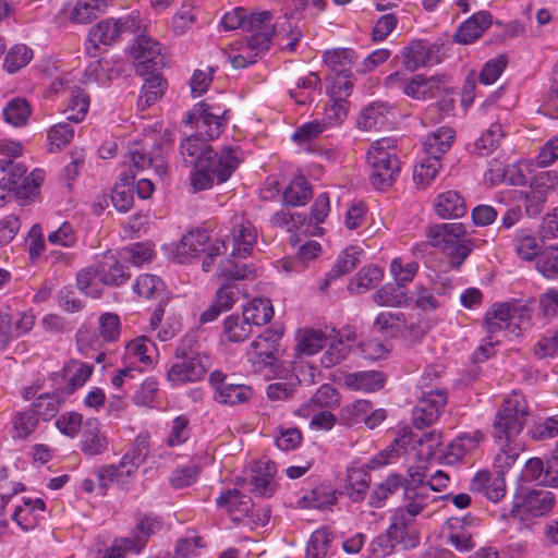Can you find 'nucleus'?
Returning <instances> with one entry per match:
<instances>
[{
	"label": "nucleus",
	"mask_w": 558,
	"mask_h": 558,
	"mask_svg": "<svg viewBox=\"0 0 558 558\" xmlns=\"http://www.w3.org/2000/svg\"><path fill=\"white\" fill-rule=\"evenodd\" d=\"M256 230L251 225H241L232 232V255L245 257L251 253L256 241Z\"/></svg>",
	"instance_id": "obj_44"
},
{
	"label": "nucleus",
	"mask_w": 558,
	"mask_h": 558,
	"mask_svg": "<svg viewBox=\"0 0 558 558\" xmlns=\"http://www.w3.org/2000/svg\"><path fill=\"white\" fill-rule=\"evenodd\" d=\"M522 477L524 481H537L545 486H558V471H554L550 465L544 468L539 458H532L525 462Z\"/></svg>",
	"instance_id": "obj_34"
},
{
	"label": "nucleus",
	"mask_w": 558,
	"mask_h": 558,
	"mask_svg": "<svg viewBox=\"0 0 558 558\" xmlns=\"http://www.w3.org/2000/svg\"><path fill=\"white\" fill-rule=\"evenodd\" d=\"M403 485L402 477L398 474L389 475L384 482L377 485L369 499V505L375 508L381 507L383 502L395 494Z\"/></svg>",
	"instance_id": "obj_53"
},
{
	"label": "nucleus",
	"mask_w": 558,
	"mask_h": 558,
	"mask_svg": "<svg viewBox=\"0 0 558 558\" xmlns=\"http://www.w3.org/2000/svg\"><path fill=\"white\" fill-rule=\"evenodd\" d=\"M362 250L357 246H349L344 248L338 256V259L330 270V279H336L341 276H347L353 270L359 262V255Z\"/></svg>",
	"instance_id": "obj_47"
},
{
	"label": "nucleus",
	"mask_w": 558,
	"mask_h": 558,
	"mask_svg": "<svg viewBox=\"0 0 558 558\" xmlns=\"http://www.w3.org/2000/svg\"><path fill=\"white\" fill-rule=\"evenodd\" d=\"M108 449V441L97 418H87L83 425L81 450L86 456H97Z\"/></svg>",
	"instance_id": "obj_22"
},
{
	"label": "nucleus",
	"mask_w": 558,
	"mask_h": 558,
	"mask_svg": "<svg viewBox=\"0 0 558 558\" xmlns=\"http://www.w3.org/2000/svg\"><path fill=\"white\" fill-rule=\"evenodd\" d=\"M60 399L54 393H43L33 403V410H31L35 416L43 418L44 421H50L53 418L59 411Z\"/></svg>",
	"instance_id": "obj_57"
},
{
	"label": "nucleus",
	"mask_w": 558,
	"mask_h": 558,
	"mask_svg": "<svg viewBox=\"0 0 558 558\" xmlns=\"http://www.w3.org/2000/svg\"><path fill=\"white\" fill-rule=\"evenodd\" d=\"M492 15L486 11L473 14L458 28L454 34V40L459 44H471L489 27Z\"/></svg>",
	"instance_id": "obj_28"
},
{
	"label": "nucleus",
	"mask_w": 558,
	"mask_h": 558,
	"mask_svg": "<svg viewBox=\"0 0 558 558\" xmlns=\"http://www.w3.org/2000/svg\"><path fill=\"white\" fill-rule=\"evenodd\" d=\"M385 378L380 372H357L348 374L344 377V384L353 390L373 392L380 389Z\"/></svg>",
	"instance_id": "obj_37"
},
{
	"label": "nucleus",
	"mask_w": 558,
	"mask_h": 558,
	"mask_svg": "<svg viewBox=\"0 0 558 558\" xmlns=\"http://www.w3.org/2000/svg\"><path fill=\"white\" fill-rule=\"evenodd\" d=\"M456 132L449 126H440L424 141L427 156L439 159L452 145Z\"/></svg>",
	"instance_id": "obj_33"
},
{
	"label": "nucleus",
	"mask_w": 558,
	"mask_h": 558,
	"mask_svg": "<svg viewBox=\"0 0 558 558\" xmlns=\"http://www.w3.org/2000/svg\"><path fill=\"white\" fill-rule=\"evenodd\" d=\"M413 298L405 281H388L373 294V300L379 306H403Z\"/></svg>",
	"instance_id": "obj_21"
},
{
	"label": "nucleus",
	"mask_w": 558,
	"mask_h": 558,
	"mask_svg": "<svg viewBox=\"0 0 558 558\" xmlns=\"http://www.w3.org/2000/svg\"><path fill=\"white\" fill-rule=\"evenodd\" d=\"M131 53L137 61L136 72L140 76L160 71L166 64L161 45L149 36H138L131 47Z\"/></svg>",
	"instance_id": "obj_8"
},
{
	"label": "nucleus",
	"mask_w": 558,
	"mask_h": 558,
	"mask_svg": "<svg viewBox=\"0 0 558 558\" xmlns=\"http://www.w3.org/2000/svg\"><path fill=\"white\" fill-rule=\"evenodd\" d=\"M407 473L408 477H402L405 504L397 511L403 513L407 518L415 519L435 498L429 494L426 481L427 474L423 466H410Z\"/></svg>",
	"instance_id": "obj_4"
},
{
	"label": "nucleus",
	"mask_w": 558,
	"mask_h": 558,
	"mask_svg": "<svg viewBox=\"0 0 558 558\" xmlns=\"http://www.w3.org/2000/svg\"><path fill=\"white\" fill-rule=\"evenodd\" d=\"M219 508L227 511L232 520H239L251 511L253 504L251 498L238 489H229L222 493L216 500Z\"/></svg>",
	"instance_id": "obj_29"
},
{
	"label": "nucleus",
	"mask_w": 558,
	"mask_h": 558,
	"mask_svg": "<svg viewBox=\"0 0 558 558\" xmlns=\"http://www.w3.org/2000/svg\"><path fill=\"white\" fill-rule=\"evenodd\" d=\"M276 473L275 464L271 462H257L251 476L252 492L264 497H270L276 483L274 476Z\"/></svg>",
	"instance_id": "obj_30"
},
{
	"label": "nucleus",
	"mask_w": 558,
	"mask_h": 558,
	"mask_svg": "<svg viewBox=\"0 0 558 558\" xmlns=\"http://www.w3.org/2000/svg\"><path fill=\"white\" fill-rule=\"evenodd\" d=\"M227 113L228 110L221 111L202 101L195 105L192 111L187 112L184 123L192 124L196 122L199 135H202L204 131L207 140H214L221 134L227 124Z\"/></svg>",
	"instance_id": "obj_9"
},
{
	"label": "nucleus",
	"mask_w": 558,
	"mask_h": 558,
	"mask_svg": "<svg viewBox=\"0 0 558 558\" xmlns=\"http://www.w3.org/2000/svg\"><path fill=\"white\" fill-rule=\"evenodd\" d=\"M474 492L483 493L489 500L497 502L506 494V483L502 475H493L482 471L476 473L471 482Z\"/></svg>",
	"instance_id": "obj_27"
},
{
	"label": "nucleus",
	"mask_w": 558,
	"mask_h": 558,
	"mask_svg": "<svg viewBox=\"0 0 558 558\" xmlns=\"http://www.w3.org/2000/svg\"><path fill=\"white\" fill-rule=\"evenodd\" d=\"M106 7V0H77L71 11L70 20L77 24H87L96 20Z\"/></svg>",
	"instance_id": "obj_43"
},
{
	"label": "nucleus",
	"mask_w": 558,
	"mask_h": 558,
	"mask_svg": "<svg viewBox=\"0 0 558 558\" xmlns=\"http://www.w3.org/2000/svg\"><path fill=\"white\" fill-rule=\"evenodd\" d=\"M33 53L24 45H16L10 49L3 61V68L9 73H15L32 60Z\"/></svg>",
	"instance_id": "obj_63"
},
{
	"label": "nucleus",
	"mask_w": 558,
	"mask_h": 558,
	"mask_svg": "<svg viewBox=\"0 0 558 558\" xmlns=\"http://www.w3.org/2000/svg\"><path fill=\"white\" fill-rule=\"evenodd\" d=\"M332 541V534L320 529L315 531L307 544L305 558H325Z\"/></svg>",
	"instance_id": "obj_55"
},
{
	"label": "nucleus",
	"mask_w": 558,
	"mask_h": 558,
	"mask_svg": "<svg viewBox=\"0 0 558 558\" xmlns=\"http://www.w3.org/2000/svg\"><path fill=\"white\" fill-rule=\"evenodd\" d=\"M247 298V293L235 281L225 282L216 292L214 301L225 312L231 310L241 299Z\"/></svg>",
	"instance_id": "obj_46"
},
{
	"label": "nucleus",
	"mask_w": 558,
	"mask_h": 558,
	"mask_svg": "<svg viewBox=\"0 0 558 558\" xmlns=\"http://www.w3.org/2000/svg\"><path fill=\"white\" fill-rule=\"evenodd\" d=\"M440 167L439 159L428 156L426 160L414 169L413 180L415 184L421 189L427 187L435 179Z\"/></svg>",
	"instance_id": "obj_62"
},
{
	"label": "nucleus",
	"mask_w": 558,
	"mask_h": 558,
	"mask_svg": "<svg viewBox=\"0 0 558 558\" xmlns=\"http://www.w3.org/2000/svg\"><path fill=\"white\" fill-rule=\"evenodd\" d=\"M438 47L425 40L415 39L403 48V64L407 70L413 72L422 66L433 65L440 62Z\"/></svg>",
	"instance_id": "obj_16"
},
{
	"label": "nucleus",
	"mask_w": 558,
	"mask_h": 558,
	"mask_svg": "<svg viewBox=\"0 0 558 558\" xmlns=\"http://www.w3.org/2000/svg\"><path fill=\"white\" fill-rule=\"evenodd\" d=\"M206 232H190L184 235L177 246L175 258L180 264L187 263L190 258L195 257L201 251V246L207 241Z\"/></svg>",
	"instance_id": "obj_42"
},
{
	"label": "nucleus",
	"mask_w": 558,
	"mask_h": 558,
	"mask_svg": "<svg viewBox=\"0 0 558 558\" xmlns=\"http://www.w3.org/2000/svg\"><path fill=\"white\" fill-rule=\"evenodd\" d=\"M483 439L484 435L480 430L464 434L448 446V456L459 460L464 454L474 450Z\"/></svg>",
	"instance_id": "obj_54"
},
{
	"label": "nucleus",
	"mask_w": 558,
	"mask_h": 558,
	"mask_svg": "<svg viewBox=\"0 0 558 558\" xmlns=\"http://www.w3.org/2000/svg\"><path fill=\"white\" fill-rule=\"evenodd\" d=\"M243 317L252 325L262 326L270 322L274 308L268 299H254L243 307Z\"/></svg>",
	"instance_id": "obj_39"
},
{
	"label": "nucleus",
	"mask_w": 558,
	"mask_h": 558,
	"mask_svg": "<svg viewBox=\"0 0 558 558\" xmlns=\"http://www.w3.org/2000/svg\"><path fill=\"white\" fill-rule=\"evenodd\" d=\"M504 137L502 128L498 123H494L490 128L475 142V149L481 156H488L499 145Z\"/></svg>",
	"instance_id": "obj_61"
},
{
	"label": "nucleus",
	"mask_w": 558,
	"mask_h": 558,
	"mask_svg": "<svg viewBox=\"0 0 558 558\" xmlns=\"http://www.w3.org/2000/svg\"><path fill=\"white\" fill-rule=\"evenodd\" d=\"M38 418L31 411L16 412L12 418L13 438L25 439L37 427Z\"/></svg>",
	"instance_id": "obj_59"
},
{
	"label": "nucleus",
	"mask_w": 558,
	"mask_h": 558,
	"mask_svg": "<svg viewBox=\"0 0 558 558\" xmlns=\"http://www.w3.org/2000/svg\"><path fill=\"white\" fill-rule=\"evenodd\" d=\"M283 204L302 206L312 198V187L303 175L296 177L282 193Z\"/></svg>",
	"instance_id": "obj_38"
},
{
	"label": "nucleus",
	"mask_w": 558,
	"mask_h": 558,
	"mask_svg": "<svg viewBox=\"0 0 558 558\" xmlns=\"http://www.w3.org/2000/svg\"><path fill=\"white\" fill-rule=\"evenodd\" d=\"M405 320L400 313L383 312L374 320L373 329L385 336H396L404 326Z\"/></svg>",
	"instance_id": "obj_50"
},
{
	"label": "nucleus",
	"mask_w": 558,
	"mask_h": 558,
	"mask_svg": "<svg viewBox=\"0 0 558 558\" xmlns=\"http://www.w3.org/2000/svg\"><path fill=\"white\" fill-rule=\"evenodd\" d=\"M143 77L145 78V83L137 99V107L141 110H145L159 100L167 86L166 81L161 77L160 71H154V73H148L147 76Z\"/></svg>",
	"instance_id": "obj_32"
},
{
	"label": "nucleus",
	"mask_w": 558,
	"mask_h": 558,
	"mask_svg": "<svg viewBox=\"0 0 558 558\" xmlns=\"http://www.w3.org/2000/svg\"><path fill=\"white\" fill-rule=\"evenodd\" d=\"M209 384L214 389V400L220 404L230 407L242 404L253 396L250 386L229 381L228 376L220 371L210 373Z\"/></svg>",
	"instance_id": "obj_11"
},
{
	"label": "nucleus",
	"mask_w": 558,
	"mask_h": 558,
	"mask_svg": "<svg viewBox=\"0 0 558 558\" xmlns=\"http://www.w3.org/2000/svg\"><path fill=\"white\" fill-rule=\"evenodd\" d=\"M282 329H266L252 343V354L255 362L270 366L279 351Z\"/></svg>",
	"instance_id": "obj_20"
},
{
	"label": "nucleus",
	"mask_w": 558,
	"mask_h": 558,
	"mask_svg": "<svg viewBox=\"0 0 558 558\" xmlns=\"http://www.w3.org/2000/svg\"><path fill=\"white\" fill-rule=\"evenodd\" d=\"M136 27L135 17L129 15L123 19H106L90 27L88 43L96 50L100 45L110 46L114 44L125 32H133Z\"/></svg>",
	"instance_id": "obj_12"
},
{
	"label": "nucleus",
	"mask_w": 558,
	"mask_h": 558,
	"mask_svg": "<svg viewBox=\"0 0 558 558\" xmlns=\"http://www.w3.org/2000/svg\"><path fill=\"white\" fill-rule=\"evenodd\" d=\"M272 17L270 11L252 13L250 17H246L244 32L251 35L244 41L245 48L252 51L251 61L254 56H259L268 50L275 34V26L271 24Z\"/></svg>",
	"instance_id": "obj_7"
},
{
	"label": "nucleus",
	"mask_w": 558,
	"mask_h": 558,
	"mask_svg": "<svg viewBox=\"0 0 558 558\" xmlns=\"http://www.w3.org/2000/svg\"><path fill=\"white\" fill-rule=\"evenodd\" d=\"M555 504V496L549 490H532L530 492L523 502L526 512L534 517H541L549 512Z\"/></svg>",
	"instance_id": "obj_40"
},
{
	"label": "nucleus",
	"mask_w": 558,
	"mask_h": 558,
	"mask_svg": "<svg viewBox=\"0 0 558 558\" xmlns=\"http://www.w3.org/2000/svg\"><path fill=\"white\" fill-rule=\"evenodd\" d=\"M207 141L204 132L202 135L197 132L181 144L184 161L194 167L191 181L195 191L210 189L215 180L218 183L226 182L239 166L233 148L227 147L218 155Z\"/></svg>",
	"instance_id": "obj_1"
},
{
	"label": "nucleus",
	"mask_w": 558,
	"mask_h": 558,
	"mask_svg": "<svg viewBox=\"0 0 558 558\" xmlns=\"http://www.w3.org/2000/svg\"><path fill=\"white\" fill-rule=\"evenodd\" d=\"M324 348H326V351L322 356V364L326 368L333 367L342 362L350 352L349 345L342 343V337L338 332L337 338L327 341Z\"/></svg>",
	"instance_id": "obj_52"
},
{
	"label": "nucleus",
	"mask_w": 558,
	"mask_h": 558,
	"mask_svg": "<svg viewBox=\"0 0 558 558\" xmlns=\"http://www.w3.org/2000/svg\"><path fill=\"white\" fill-rule=\"evenodd\" d=\"M414 519L407 518L403 513L395 512L386 533L375 537L371 544V551L375 558L389 556L398 544H403L405 549L414 548L418 544V537L412 535L405 537L407 527Z\"/></svg>",
	"instance_id": "obj_5"
},
{
	"label": "nucleus",
	"mask_w": 558,
	"mask_h": 558,
	"mask_svg": "<svg viewBox=\"0 0 558 558\" xmlns=\"http://www.w3.org/2000/svg\"><path fill=\"white\" fill-rule=\"evenodd\" d=\"M35 325V315L32 312L19 314L13 320L9 314L0 313V349H5L13 340L28 333Z\"/></svg>",
	"instance_id": "obj_19"
},
{
	"label": "nucleus",
	"mask_w": 558,
	"mask_h": 558,
	"mask_svg": "<svg viewBox=\"0 0 558 558\" xmlns=\"http://www.w3.org/2000/svg\"><path fill=\"white\" fill-rule=\"evenodd\" d=\"M4 120L13 126L25 125L31 116V106L23 98H14L3 109Z\"/></svg>",
	"instance_id": "obj_48"
},
{
	"label": "nucleus",
	"mask_w": 558,
	"mask_h": 558,
	"mask_svg": "<svg viewBox=\"0 0 558 558\" xmlns=\"http://www.w3.org/2000/svg\"><path fill=\"white\" fill-rule=\"evenodd\" d=\"M74 130L68 123H58L48 131L49 150L54 153L66 146L73 138Z\"/></svg>",
	"instance_id": "obj_64"
},
{
	"label": "nucleus",
	"mask_w": 558,
	"mask_h": 558,
	"mask_svg": "<svg viewBox=\"0 0 558 558\" xmlns=\"http://www.w3.org/2000/svg\"><path fill=\"white\" fill-rule=\"evenodd\" d=\"M445 76L426 78L423 75H415L408 80L407 84H403V94L417 100L436 97L441 85L445 84Z\"/></svg>",
	"instance_id": "obj_24"
},
{
	"label": "nucleus",
	"mask_w": 558,
	"mask_h": 558,
	"mask_svg": "<svg viewBox=\"0 0 558 558\" xmlns=\"http://www.w3.org/2000/svg\"><path fill=\"white\" fill-rule=\"evenodd\" d=\"M210 366V357L205 353L185 355L169 368L167 378L172 386L194 383L202 379Z\"/></svg>",
	"instance_id": "obj_10"
},
{
	"label": "nucleus",
	"mask_w": 558,
	"mask_h": 558,
	"mask_svg": "<svg viewBox=\"0 0 558 558\" xmlns=\"http://www.w3.org/2000/svg\"><path fill=\"white\" fill-rule=\"evenodd\" d=\"M0 169L8 173L0 180V190L13 192L21 199H29L34 196V185H24L27 169L23 163L3 159L0 161Z\"/></svg>",
	"instance_id": "obj_15"
},
{
	"label": "nucleus",
	"mask_w": 558,
	"mask_h": 558,
	"mask_svg": "<svg viewBox=\"0 0 558 558\" xmlns=\"http://www.w3.org/2000/svg\"><path fill=\"white\" fill-rule=\"evenodd\" d=\"M89 107L88 95L81 88L72 90L68 108L64 110L66 120L78 123L84 120Z\"/></svg>",
	"instance_id": "obj_51"
},
{
	"label": "nucleus",
	"mask_w": 558,
	"mask_h": 558,
	"mask_svg": "<svg viewBox=\"0 0 558 558\" xmlns=\"http://www.w3.org/2000/svg\"><path fill=\"white\" fill-rule=\"evenodd\" d=\"M336 500L337 497L335 492L324 487H318L311 490L310 494L304 495L300 502L305 508L325 509L332 506Z\"/></svg>",
	"instance_id": "obj_60"
},
{
	"label": "nucleus",
	"mask_w": 558,
	"mask_h": 558,
	"mask_svg": "<svg viewBox=\"0 0 558 558\" xmlns=\"http://www.w3.org/2000/svg\"><path fill=\"white\" fill-rule=\"evenodd\" d=\"M387 106L383 102H374L367 106L361 113L357 124L363 130L377 129L385 123Z\"/></svg>",
	"instance_id": "obj_56"
},
{
	"label": "nucleus",
	"mask_w": 558,
	"mask_h": 558,
	"mask_svg": "<svg viewBox=\"0 0 558 558\" xmlns=\"http://www.w3.org/2000/svg\"><path fill=\"white\" fill-rule=\"evenodd\" d=\"M218 276L223 279H248L262 276V274L254 264L238 265L233 260L227 259L226 265L219 268Z\"/></svg>",
	"instance_id": "obj_58"
},
{
	"label": "nucleus",
	"mask_w": 558,
	"mask_h": 558,
	"mask_svg": "<svg viewBox=\"0 0 558 558\" xmlns=\"http://www.w3.org/2000/svg\"><path fill=\"white\" fill-rule=\"evenodd\" d=\"M337 338L335 328L304 329L299 333L295 350L299 355H313L324 348L327 341Z\"/></svg>",
	"instance_id": "obj_23"
},
{
	"label": "nucleus",
	"mask_w": 558,
	"mask_h": 558,
	"mask_svg": "<svg viewBox=\"0 0 558 558\" xmlns=\"http://www.w3.org/2000/svg\"><path fill=\"white\" fill-rule=\"evenodd\" d=\"M436 214L442 219H457L466 213L464 198L456 191H447L437 197Z\"/></svg>",
	"instance_id": "obj_31"
},
{
	"label": "nucleus",
	"mask_w": 558,
	"mask_h": 558,
	"mask_svg": "<svg viewBox=\"0 0 558 558\" xmlns=\"http://www.w3.org/2000/svg\"><path fill=\"white\" fill-rule=\"evenodd\" d=\"M465 233L461 222H447L430 227L427 236L433 246L450 248L463 239Z\"/></svg>",
	"instance_id": "obj_25"
},
{
	"label": "nucleus",
	"mask_w": 558,
	"mask_h": 558,
	"mask_svg": "<svg viewBox=\"0 0 558 558\" xmlns=\"http://www.w3.org/2000/svg\"><path fill=\"white\" fill-rule=\"evenodd\" d=\"M130 159L136 169L154 168L159 177H163L168 172V165L163 157L160 144H153L147 150L146 147L134 144L130 150Z\"/></svg>",
	"instance_id": "obj_18"
},
{
	"label": "nucleus",
	"mask_w": 558,
	"mask_h": 558,
	"mask_svg": "<svg viewBox=\"0 0 558 558\" xmlns=\"http://www.w3.org/2000/svg\"><path fill=\"white\" fill-rule=\"evenodd\" d=\"M135 175L133 173H124L120 178V182L114 185L111 193V201L117 210L121 213L129 211L134 203L133 195V181Z\"/></svg>",
	"instance_id": "obj_36"
},
{
	"label": "nucleus",
	"mask_w": 558,
	"mask_h": 558,
	"mask_svg": "<svg viewBox=\"0 0 558 558\" xmlns=\"http://www.w3.org/2000/svg\"><path fill=\"white\" fill-rule=\"evenodd\" d=\"M319 76L311 72L306 76L300 77L294 87L289 88V95L298 105H306L314 101V94L320 90Z\"/></svg>",
	"instance_id": "obj_35"
},
{
	"label": "nucleus",
	"mask_w": 558,
	"mask_h": 558,
	"mask_svg": "<svg viewBox=\"0 0 558 558\" xmlns=\"http://www.w3.org/2000/svg\"><path fill=\"white\" fill-rule=\"evenodd\" d=\"M525 416L526 405L521 396L513 393L506 398L494 421L495 436L509 441L522 430Z\"/></svg>",
	"instance_id": "obj_6"
},
{
	"label": "nucleus",
	"mask_w": 558,
	"mask_h": 558,
	"mask_svg": "<svg viewBox=\"0 0 558 558\" xmlns=\"http://www.w3.org/2000/svg\"><path fill=\"white\" fill-rule=\"evenodd\" d=\"M395 150V140L381 138L374 142L367 153V162L372 168L371 182L378 190L390 186L399 174L400 162Z\"/></svg>",
	"instance_id": "obj_3"
},
{
	"label": "nucleus",
	"mask_w": 558,
	"mask_h": 558,
	"mask_svg": "<svg viewBox=\"0 0 558 558\" xmlns=\"http://www.w3.org/2000/svg\"><path fill=\"white\" fill-rule=\"evenodd\" d=\"M143 462H137L129 451L125 453L119 466L107 465L99 470L98 477L100 485L107 487L109 483L116 482L123 485L124 477L131 476Z\"/></svg>",
	"instance_id": "obj_26"
},
{
	"label": "nucleus",
	"mask_w": 558,
	"mask_h": 558,
	"mask_svg": "<svg viewBox=\"0 0 558 558\" xmlns=\"http://www.w3.org/2000/svg\"><path fill=\"white\" fill-rule=\"evenodd\" d=\"M446 403V390L437 389L423 395L413 409V425L416 428L429 426L439 417Z\"/></svg>",
	"instance_id": "obj_14"
},
{
	"label": "nucleus",
	"mask_w": 558,
	"mask_h": 558,
	"mask_svg": "<svg viewBox=\"0 0 558 558\" xmlns=\"http://www.w3.org/2000/svg\"><path fill=\"white\" fill-rule=\"evenodd\" d=\"M355 59V52L351 48L327 50L323 54L324 63L337 74L349 72Z\"/></svg>",
	"instance_id": "obj_41"
},
{
	"label": "nucleus",
	"mask_w": 558,
	"mask_h": 558,
	"mask_svg": "<svg viewBox=\"0 0 558 558\" xmlns=\"http://www.w3.org/2000/svg\"><path fill=\"white\" fill-rule=\"evenodd\" d=\"M529 308L526 305L520 304L515 300L508 302L493 303L484 314L482 327L487 333L485 343H483L478 351L484 359L489 357V348L494 345L493 338L495 335L500 333L509 328L513 320L515 325H520L524 319H529ZM498 340L495 341L497 343Z\"/></svg>",
	"instance_id": "obj_2"
},
{
	"label": "nucleus",
	"mask_w": 558,
	"mask_h": 558,
	"mask_svg": "<svg viewBox=\"0 0 558 558\" xmlns=\"http://www.w3.org/2000/svg\"><path fill=\"white\" fill-rule=\"evenodd\" d=\"M347 482L350 498L356 502L364 498L371 483V476L361 468H351L347 473Z\"/></svg>",
	"instance_id": "obj_45"
},
{
	"label": "nucleus",
	"mask_w": 558,
	"mask_h": 558,
	"mask_svg": "<svg viewBox=\"0 0 558 558\" xmlns=\"http://www.w3.org/2000/svg\"><path fill=\"white\" fill-rule=\"evenodd\" d=\"M558 186V172L555 170L542 171L534 175L530 182V191L525 193V210L529 216H537L548 197Z\"/></svg>",
	"instance_id": "obj_13"
},
{
	"label": "nucleus",
	"mask_w": 558,
	"mask_h": 558,
	"mask_svg": "<svg viewBox=\"0 0 558 558\" xmlns=\"http://www.w3.org/2000/svg\"><path fill=\"white\" fill-rule=\"evenodd\" d=\"M225 333L231 342H242L252 332V323L238 315H230L223 323Z\"/></svg>",
	"instance_id": "obj_49"
},
{
	"label": "nucleus",
	"mask_w": 558,
	"mask_h": 558,
	"mask_svg": "<svg viewBox=\"0 0 558 558\" xmlns=\"http://www.w3.org/2000/svg\"><path fill=\"white\" fill-rule=\"evenodd\" d=\"M151 253V248L143 243H135L124 247L120 253V260L110 266L109 279L131 278L132 274L126 272L124 269H129L130 265L140 267L143 263L150 260Z\"/></svg>",
	"instance_id": "obj_17"
}]
</instances>
